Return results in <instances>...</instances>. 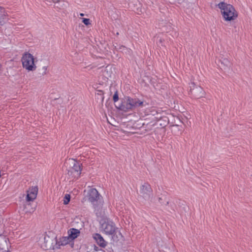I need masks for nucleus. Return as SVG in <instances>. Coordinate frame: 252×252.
Here are the masks:
<instances>
[{
  "mask_svg": "<svg viewBox=\"0 0 252 252\" xmlns=\"http://www.w3.org/2000/svg\"><path fill=\"white\" fill-rule=\"evenodd\" d=\"M218 7L224 19L226 21L235 20L238 17V12L231 4L224 2H220L218 4Z\"/></svg>",
  "mask_w": 252,
  "mask_h": 252,
  "instance_id": "f257e3e1",
  "label": "nucleus"
},
{
  "mask_svg": "<svg viewBox=\"0 0 252 252\" xmlns=\"http://www.w3.org/2000/svg\"><path fill=\"white\" fill-rule=\"evenodd\" d=\"M159 118L160 113L155 110L151 111L150 113L146 115L142 124L145 130L147 131H150L155 127L156 128L157 121Z\"/></svg>",
  "mask_w": 252,
  "mask_h": 252,
  "instance_id": "f03ea898",
  "label": "nucleus"
},
{
  "mask_svg": "<svg viewBox=\"0 0 252 252\" xmlns=\"http://www.w3.org/2000/svg\"><path fill=\"white\" fill-rule=\"evenodd\" d=\"M41 247L45 250H54L59 249L56 237L53 234H46L44 238L40 240Z\"/></svg>",
  "mask_w": 252,
  "mask_h": 252,
  "instance_id": "7ed1b4c3",
  "label": "nucleus"
},
{
  "mask_svg": "<svg viewBox=\"0 0 252 252\" xmlns=\"http://www.w3.org/2000/svg\"><path fill=\"white\" fill-rule=\"evenodd\" d=\"M67 174L72 179H78L81 173V164L77 160L69 158L66 162Z\"/></svg>",
  "mask_w": 252,
  "mask_h": 252,
  "instance_id": "20e7f679",
  "label": "nucleus"
},
{
  "mask_svg": "<svg viewBox=\"0 0 252 252\" xmlns=\"http://www.w3.org/2000/svg\"><path fill=\"white\" fill-rule=\"evenodd\" d=\"M137 193L139 196L144 201L148 202L152 201V193L153 189L151 185L148 183L145 182L142 184L137 189Z\"/></svg>",
  "mask_w": 252,
  "mask_h": 252,
  "instance_id": "39448f33",
  "label": "nucleus"
},
{
  "mask_svg": "<svg viewBox=\"0 0 252 252\" xmlns=\"http://www.w3.org/2000/svg\"><path fill=\"white\" fill-rule=\"evenodd\" d=\"M21 62L23 68L29 71H34L36 66L34 63V58L30 53H25L21 58Z\"/></svg>",
  "mask_w": 252,
  "mask_h": 252,
  "instance_id": "423d86ee",
  "label": "nucleus"
},
{
  "mask_svg": "<svg viewBox=\"0 0 252 252\" xmlns=\"http://www.w3.org/2000/svg\"><path fill=\"white\" fill-rule=\"evenodd\" d=\"M101 231L106 235H111L113 237L118 232V228L112 221H104L101 224Z\"/></svg>",
  "mask_w": 252,
  "mask_h": 252,
  "instance_id": "0eeeda50",
  "label": "nucleus"
},
{
  "mask_svg": "<svg viewBox=\"0 0 252 252\" xmlns=\"http://www.w3.org/2000/svg\"><path fill=\"white\" fill-rule=\"evenodd\" d=\"M128 100L129 104L130 111L133 110L138 107L145 106V102L141 101L138 98H132L128 96Z\"/></svg>",
  "mask_w": 252,
  "mask_h": 252,
  "instance_id": "6e6552de",
  "label": "nucleus"
},
{
  "mask_svg": "<svg viewBox=\"0 0 252 252\" xmlns=\"http://www.w3.org/2000/svg\"><path fill=\"white\" fill-rule=\"evenodd\" d=\"M38 192L37 187H32L27 191L26 200L28 201H33L37 196Z\"/></svg>",
  "mask_w": 252,
  "mask_h": 252,
  "instance_id": "1a4fd4ad",
  "label": "nucleus"
},
{
  "mask_svg": "<svg viewBox=\"0 0 252 252\" xmlns=\"http://www.w3.org/2000/svg\"><path fill=\"white\" fill-rule=\"evenodd\" d=\"M88 197L89 200L93 203L99 199L100 194L95 189L92 188L89 190Z\"/></svg>",
  "mask_w": 252,
  "mask_h": 252,
  "instance_id": "9d476101",
  "label": "nucleus"
},
{
  "mask_svg": "<svg viewBox=\"0 0 252 252\" xmlns=\"http://www.w3.org/2000/svg\"><path fill=\"white\" fill-rule=\"evenodd\" d=\"M93 237L100 247L105 248L107 246V242L103 239L100 234L94 233L93 234Z\"/></svg>",
  "mask_w": 252,
  "mask_h": 252,
  "instance_id": "9b49d317",
  "label": "nucleus"
},
{
  "mask_svg": "<svg viewBox=\"0 0 252 252\" xmlns=\"http://www.w3.org/2000/svg\"><path fill=\"white\" fill-rule=\"evenodd\" d=\"M191 85H192V87L195 88V89H192V86H190V92L192 93V91H194L193 93L197 97H202L204 94L203 89L200 86H196L194 82H192Z\"/></svg>",
  "mask_w": 252,
  "mask_h": 252,
  "instance_id": "f8f14e48",
  "label": "nucleus"
},
{
  "mask_svg": "<svg viewBox=\"0 0 252 252\" xmlns=\"http://www.w3.org/2000/svg\"><path fill=\"white\" fill-rule=\"evenodd\" d=\"M168 118L165 116L162 117L161 116V114L160 113V118L158 119V121H157L156 128L164 127L168 125Z\"/></svg>",
  "mask_w": 252,
  "mask_h": 252,
  "instance_id": "ddd939ff",
  "label": "nucleus"
},
{
  "mask_svg": "<svg viewBox=\"0 0 252 252\" xmlns=\"http://www.w3.org/2000/svg\"><path fill=\"white\" fill-rule=\"evenodd\" d=\"M118 108L124 112H128L130 111L128 96L125 97Z\"/></svg>",
  "mask_w": 252,
  "mask_h": 252,
  "instance_id": "4468645a",
  "label": "nucleus"
},
{
  "mask_svg": "<svg viewBox=\"0 0 252 252\" xmlns=\"http://www.w3.org/2000/svg\"><path fill=\"white\" fill-rule=\"evenodd\" d=\"M31 202L26 200L24 205V210L26 213H32L35 210V205H33Z\"/></svg>",
  "mask_w": 252,
  "mask_h": 252,
  "instance_id": "2eb2a0df",
  "label": "nucleus"
},
{
  "mask_svg": "<svg viewBox=\"0 0 252 252\" xmlns=\"http://www.w3.org/2000/svg\"><path fill=\"white\" fill-rule=\"evenodd\" d=\"M86 252H105L94 244H89L86 247Z\"/></svg>",
  "mask_w": 252,
  "mask_h": 252,
  "instance_id": "dca6fc26",
  "label": "nucleus"
},
{
  "mask_svg": "<svg viewBox=\"0 0 252 252\" xmlns=\"http://www.w3.org/2000/svg\"><path fill=\"white\" fill-rule=\"evenodd\" d=\"M80 234V231L77 229L71 228L68 231V237L71 240L76 238Z\"/></svg>",
  "mask_w": 252,
  "mask_h": 252,
  "instance_id": "f3484780",
  "label": "nucleus"
},
{
  "mask_svg": "<svg viewBox=\"0 0 252 252\" xmlns=\"http://www.w3.org/2000/svg\"><path fill=\"white\" fill-rule=\"evenodd\" d=\"M7 16L4 8L0 6V25H2Z\"/></svg>",
  "mask_w": 252,
  "mask_h": 252,
  "instance_id": "a211bd4d",
  "label": "nucleus"
},
{
  "mask_svg": "<svg viewBox=\"0 0 252 252\" xmlns=\"http://www.w3.org/2000/svg\"><path fill=\"white\" fill-rule=\"evenodd\" d=\"M94 211L97 216H101L103 212V207L102 204H98L94 205Z\"/></svg>",
  "mask_w": 252,
  "mask_h": 252,
  "instance_id": "6ab92c4d",
  "label": "nucleus"
},
{
  "mask_svg": "<svg viewBox=\"0 0 252 252\" xmlns=\"http://www.w3.org/2000/svg\"><path fill=\"white\" fill-rule=\"evenodd\" d=\"M70 239L69 237H62L59 242H58V244L59 245V249L61 246H65L70 241Z\"/></svg>",
  "mask_w": 252,
  "mask_h": 252,
  "instance_id": "aec40b11",
  "label": "nucleus"
},
{
  "mask_svg": "<svg viewBox=\"0 0 252 252\" xmlns=\"http://www.w3.org/2000/svg\"><path fill=\"white\" fill-rule=\"evenodd\" d=\"M112 73V69L110 67L106 66L105 70L103 72V75L106 78H108L109 77H111V74Z\"/></svg>",
  "mask_w": 252,
  "mask_h": 252,
  "instance_id": "412c9836",
  "label": "nucleus"
},
{
  "mask_svg": "<svg viewBox=\"0 0 252 252\" xmlns=\"http://www.w3.org/2000/svg\"><path fill=\"white\" fill-rule=\"evenodd\" d=\"M70 200V195L68 194H66L63 198V204L67 205L68 204Z\"/></svg>",
  "mask_w": 252,
  "mask_h": 252,
  "instance_id": "4be33fe9",
  "label": "nucleus"
},
{
  "mask_svg": "<svg viewBox=\"0 0 252 252\" xmlns=\"http://www.w3.org/2000/svg\"><path fill=\"white\" fill-rule=\"evenodd\" d=\"M82 22L86 26H88V25L91 24L90 20L89 19L83 18Z\"/></svg>",
  "mask_w": 252,
  "mask_h": 252,
  "instance_id": "5701e85b",
  "label": "nucleus"
},
{
  "mask_svg": "<svg viewBox=\"0 0 252 252\" xmlns=\"http://www.w3.org/2000/svg\"><path fill=\"white\" fill-rule=\"evenodd\" d=\"M45 0L49 4H51L52 3H58V2H60L61 0Z\"/></svg>",
  "mask_w": 252,
  "mask_h": 252,
  "instance_id": "b1692460",
  "label": "nucleus"
},
{
  "mask_svg": "<svg viewBox=\"0 0 252 252\" xmlns=\"http://www.w3.org/2000/svg\"><path fill=\"white\" fill-rule=\"evenodd\" d=\"M119 97H118V92H116L113 95V100L114 102H116L118 100Z\"/></svg>",
  "mask_w": 252,
  "mask_h": 252,
  "instance_id": "393cba45",
  "label": "nucleus"
},
{
  "mask_svg": "<svg viewBox=\"0 0 252 252\" xmlns=\"http://www.w3.org/2000/svg\"><path fill=\"white\" fill-rule=\"evenodd\" d=\"M42 70L43 71V73L46 74L47 73V66H43L42 67Z\"/></svg>",
  "mask_w": 252,
  "mask_h": 252,
  "instance_id": "a878e982",
  "label": "nucleus"
},
{
  "mask_svg": "<svg viewBox=\"0 0 252 252\" xmlns=\"http://www.w3.org/2000/svg\"><path fill=\"white\" fill-rule=\"evenodd\" d=\"M125 48H126V47H125V46H122H122H121L120 47L119 49H120V50H123V49H124Z\"/></svg>",
  "mask_w": 252,
  "mask_h": 252,
  "instance_id": "bb28decb",
  "label": "nucleus"
},
{
  "mask_svg": "<svg viewBox=\"0 0 252 252\" xmlns=\"http://www.w3.org/2000/svg\"><path fill=\"white\" fill-rule=\"evenodd\" d=\"M80 15L81 16H83L84 15V14L83 13H80Z\"/></svg>",
  "mask_w": 252,
  "mask_h": 252,
  "instance_id": "cd10ccee",
  "label": "nucleus"
},
{
  "mask_svg": "<svg viewBox=\"0 0 252 252\" xmlns=\"http://www.w3.org/2000/svg\"><path fill=\"white\" fill-rule=\"evenodd\" d=\"M128 252V251H126V252Z\"/></svg>",
  "mask_w": 252,
  "mask_h": 252,
  "instance_id": "c85d7f7f",
  "label": "nucleus"
}]
</instances>
